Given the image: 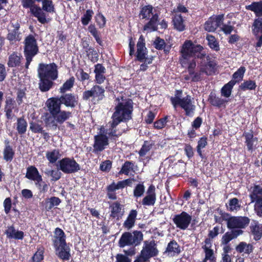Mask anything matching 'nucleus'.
I'll return each mask as SVG.
<instances>
[{"label": "nucleus", "mask_w": 262, "mask_h": 262, "mask_svg": "<svg viewBox=\"0 0 262 262\" xmlns=\"http://www.w3.org/2000/svg\"><path fill=\"white\" fill-rule=\"evenodd\" d=\"M118 104L115 107V111L112 116V120L107 125L106 134L109 135L117 136L116 127L121 122L131 119L133 111V102L130 99L117 98Z\"/></svg>", "instance_id": "obj_1"}, {"label": "nucleus", "mask_w": 262, "mask_h": 262, "mask_svg": "<svg viewBox=\"0 0 262 262\" xmlns=\"http://www.w3.org/2000/svg\"><path fill=\"white\" fill-rule=\"evenodd\" d=\"M38 76L39 78V88L41 92H47L53 86V81L58 77L57 66L54 63H40L38 68Z\"/></svg>", "instance_id": "obj_2"}, {"label": "nucleus", "mask_w": 262, "mask_h": 262, "mask_svg": "<svg viewBox=\"0 0 262 262\" xmlns=\"http://www.w3.org/2000/svg\"><path fill=\"white\" fill-rule=\"evenodd\" d=\"M203 47L199 45L194 44L191 40H186L180 49L181 56L180 62L183 67L188 64L191 58L196 56L199 58H202L205 54L202 52Z\"/></svg>", "instance_id": "obj_3"}, {"label": "nucleus", "mask_w": 262, "mask_h": 262, "mask_svg": "<svg viewBox=\"0 0 262 262\" xmlns=\"http://www.w3.org/2000/svg\"><path fill=\"white\" fill-rule=\"evenodd\" d=\"M139 16L140 19L149 21L144 26V30L147 32L155 31L158 29L159 15L151 5H146L141 8Z\"/></svg>", "instance_id": "obj_4"}, {"label": "nucleus", "mask_w": 262, "mask_h": 262, "mask_svg": "<svg viewBox=\"0 0 262 262\" xmlns=\"http://www.w3.org/2000/svg\"><path fill=\"white\" fill-rule=\"evenodd\" d=\"M181 94V91H176L174 96L170 98L172 104L175 108L178 106H180L185 111L186 116H192L195 110L193 98L189 95L182 98Z\"/></svg>", "instance_id": "obj_5"}, {"label": "nucleus", "mask_w": 262, "mask_h": 262, "mask_svg": "<svg viewBox=\"0 0 262 262\" xmlns=\"http://www.w3.org/2000/svg\"><path fill=\"white\" fill-rule=\"evenodd\" d=\"M24 45V54L26 58V68H28L33 57L38 52V47L36 39L32 35H29L26 37Z\"/></svg>", "instance_id": "obj_6"}, {"label": "nucleus", "mask_w": 262, "mask_h": 262, "mask_svg": "<svg viewBox=\"0 0 262 262\" xmlns=\"http://www.w3.org/2000/svg\"><path fill=\"white\" fill-rule=\"evenodd\" d=\"M143 239V235L141 231H134L132 233L126 232L121 235L119 244L120 247L126 246L139 245Z\"/></svg>", "instance_id": "obj_7"}, {"label": "nucleus", "mask_w": 262, "mask_h": 262, "mask_svg": "<svg viewBox=\"0 0 262 262\" xmlns=\"http://www.w3.org/2000/svg\"><path fill=\"white\" fill-rule=\"evenodd\" d=\"M57 167L65 173H72L80 170V165L73 159L65 158L59 161Z\"/></svg>", "instance_id": "obj_8"}, {"label": "nucleus", "mask_w": 262, "mask_h": 262, "mask_svg": "<svg viewBox=\"0 0 262 262\" xmlns=\"http://www.w3.org/2000/svg\"><path fill=\"white\" fill-rule=\"evenodd\" d=\"M104 92V88L95 85L91 90L84 91L83 93L82 98L85 100H88L92 98V101L95 103L103 98Z\"/></svg>", "instance_id": "obj_9"}, {"label": "nucleus", "mask_w": 262, "mask_h": 262, "mask_svg": "<svg viewBox=\"0 0 262 262\" xmlns=\"http://www.w3.org/2000/svg\"><path fill=\"white\" fill-rule=\"evenodd\" d=\"M191 220V215L185 211L174 215L172 219V221L176 227L183 230L188 228Z\"/></svg>", "instance_id": "obj_10"}, {"label": "nucleus", "mask_w": 262, "mask_h": 262, "mask_svg": "<svg viewBox=\"0 0 262 262\" xmlns=\"http://www.w3.org/2000/svg\"><path fill=\"white\" fill-rule=\"evenodd\" d=\"M140 254L148 259L157 256L158 250L155 241L154 240L144 241Z\"/></svg>", "instance_id": "obj_11"}, {"label": "nucleus", "mask_w": 262, "mask_h": 262, "mask_svg": "<svg viewBox=\"0 0 262 262\" xmlns=\"http://www.w3.org/2000/svg\"><path fill=\"white\" fill-rule=\"evenodd\" d=\"M224 17V14L211 16L204 24L205 30L208 32H214L217 27L223 25Z\"/></svg>", "instance_id": "obj_12"}, {"label": "nucleus", "mask_w": 262, "mask_h": 262, "mask_svg": "<svg viewBox=\"0 0 262 262\" xmlns=\"http://www.w3.org/2000/svg\"><path fill=\"white\" fill-rule=\"evenodd\" d=\"M250 220L246 216H231L227 223L229 229L244 228L249 223Z\"/></svg>", "instance_id": "obj_13"}, {"label": "nucleus", "mask_w": 262, "mask_h": 262, "mask_svg": "<svg viewBox=\"0 0 262 262\" xmlns=\"http://www.w3.org/2000/svg\"><path fill=\"white\" fill-rule=\"evenodd\" d=\"M200 59L201 61L198 68L201 72L205 73L207 75H211L214 74L215 71V63L210 60L208 57H206V55Z\"/></svg>", "instance_id": "obj_14"}, {"label": "nucleus", "mask_w": 262, "mask_h": 262, "mask_svg": "<svg viewBox=\"0 0 262 262\" xmlns=\"http://www.w3.org/2000/svg\"><path fill=\"white\" fill-rule=\"evenodd\" d=\"M156 201V194L155 192V187L151 185L148 187L146 195L143 199L142 204L144 206H153Z\"/></svg>", "instance_id": "obj_15"}, {"label": "nucleus", "mask_w": 262, "mask_h": 262, "mask_svg": "<svg viewBox=\"0 0 262 262\" xmlns=\"http://www.w3.org/2000/svg\"><path fill=\"white\" fill-rule=\"evenodd\" d=\"M108 144V138L105 135L100 134L95 136L94 144V152L102 151Z\"/></svg>", "instance_id": "obj_16"}, {"label": "nucleus", "mask_w": 262, "mask_h": 262, "mask_svg": "<svg viewBox=\"0 0 262 262\" xmlns=\"http://www.w3.org/2000/svg\"><path fill=\"white\" fill-rule=\"evenodd\" d=\"M110 210V216L117 220H119L124 214V210L122 206L118 202L112 203L109 207Z\"/></svg>", "instance_id": "obj_17"}, {"label": "nucleus", "mask_w": 262, "mask_h": 262, "mask_svg": "<svg viewBox=\"0 0 262 262\" xmlns=\"http://www.w3.org/2000/svg\"><path fill=\"white\" fill-rule=\"evenodd\" d=\"M59 101L66 106L74 107L78 103V97L72 94H67L60 96Z\"/></svg>", "instance_id": "obj_18"}, {"label": "nucleus", "mask_w": 262, "mask_h": 262, "mask_svg": "<svg viewBox=\"0 0 262 262\" xmlns=\"http://www.w3.org/2000/svg\"><path fill=\"white\" fill-rule=\"evenodd\" d=\"M61 102L59 101V98H51L46 102V105L50 113L54 115L60 110Z\"/></svg>", "instance_id": "obj_19"}, {"label": "nucleus", "mask_w": 262, "mask_h": 262, "mask_svg": "<svg viewBox=\"0 0 262 262\" xmlns=\"http://www.w3.org/2000/svg\"><path fill=\"white\" fill-rule=\"evenodd\" d=\"M26 177L38 183L41 182L42 180V177L39 174L37 169L33 166H31L27 168Z\"/></svg>", "instance_id": "obj_20"}, {"label": "nucleus", "mask_w": 262, "mask_h": 262, "mask_svg": "<svg viewBox=\"0 0 262 262\" xmlns=\"http://www.w3.org/2000/svg\"><path fill=\"white\" fill-rule=\"evenodd\" d=\"M19 28V24L18 23H15L14 24H12L9 30V33L7 38L9 40H20V37L18 29Z\"/></svg>", "instance_id": "obj_21"}, {"label": "nucleus", "mask_w": 262, "mask_h": 262, "mask_svg": "<svg viewBox=\"0 0 262 262\" xmlns=\"http://www.w3.org/2000/svg\"><path fill=\"white\" fill-rule=\"evenodd\" d=\"M250 229L254 239L256 241L260 239L262 236V225L254 221L251 223Z\"/></svg>", "instance_id": "obj_22"}, {"label": "nucleus", "mask_w": 262, "mask_h": 262, "mask_svg": "<svg viewBox=\"0 0 262 262\" xmlns=\"http://www.w3.org/2000/svg\"><path fill=\"white\" fill-rule=\"evenodd\" d=\"M137 214L138 212L136 210H131L127 217V219L123 223V227L127 230L132 228L135 225Z\"/></svg>", "instance_id": "obj_23"}, {"label": "nucleus", "mask_w": 262, "mask_h": 262, "mask_svg": "<svg viewBox=\"0 0 262 262\" xmlns=\"http://www.w3.org/2000/svg\"><path fill=\"white\" fill-rule=\"evenodd\" d=\"M56 254L59 258L63 260H69L70 257V250L67 246L66 243L64 246H56Z\"/></svg>", "instance_id": "obj_24"}, {"label": "nucleus", "mask_w": 262, "mask_h": 262, "mask_svg": "<svg viewBox=\"0 0 262 262\" xmlns=\"http://www.w3.org/2000/svg\"><path fill=\"white\" fill-rule=\"evenodd\" d=\"M242 233L243 231L241 229L234 230L230 232H227L223 236L221 239V243L223 245H227L232 239L236 238Z\"/></svg>", "instance_id": "obj_25"}, {"label": "nucleus", "mask_w": 262, "mask_h": 262, "mask_svg": "<svg viewBox=\"0 0 262 262\" xmlns=\"http://www.w3.org/2000/svg\"><path fill=\"white\" fill-rule=\"evenodd\" d=\"M54 246H64L66 243V235L62 230L57 228L55 230Z\"/></svg>", "instance_id": "obj_26"}, {"label": "nucleus", "mask_w": 262, "mask_h": 262, "mask_svg": "<svg viewBox=\"0 0 262 262\" xmlns=\"http://www.w3.org/2000/svg\"><path fill=\"white\" fill-rule=\"evenodd\" d=\"M7 237L16 239H22L24 236V233L21 231L16 230L13 226L8 227L5 231Z\"/></svg>", "instance_id": "obj_27"}, {"label": "nucleus", "mask_w": 262, "mask_h": 262, "mask_svg": "<svg viewBox=\"0 0 262 262\" xmlns=\"http://www.w3.org/2000/svg\"><path fill=\"white\" fill-rule=\"evenodd\" d=\"M244 136L245 137L248 149L249 150H252L253 147L257 144V138L253 137V133L251 132L245 133Z\"/></svg>", "instance_id": "obj_28"}, {"label": "nucleus", "mask_w": 262, "mask_h": 262, "mask_svg": "<svg viewBox=\"0 0 262 262\" xmlns=\"http://www.w3.org/2000/svg\"><path fill=\"white\" fill-rule=\"evenodd\" d=\"M172 22L174 28L179 31H183L185 30L184 19L181 14L175 13L172 18Z\"/></svg>", "instance_id": "obj_29"}, {"label": "nucleus", "mask_w": 262, "mask_h": 262, "mask_svg": "<svg viewBox=\"0 0 262 262\" xmlns=\"http://www.w3.org/2000/svg\"><path fill=\"white\" fill-rule=\"evenodd\" d=\"M251 203H256L259 201L262 200V187L259 186H255L250 194Z\"/></svg>", "instance_id": "obj_30"}, {"label": "nucleus", "mask_w": 262, "mask_h": 262, "mask_svg": "<svg viewBox=\"0 0 262 262\" xmlns=\"http://www.w3.org/2000/svg\"><path fill=\"white\" fill-rule=\"evenodd\" d=\"M209 102L213 106L221 107L225 106L228 102L226 99L216 97L214 94L211 93L209 98Z\"/></svg>", "instance_id": "obj_31"}, {"label": "nucleus", "mask_w": 262, "mask_h": 262, "mask_svg": "<svg viewBox=\"0 0 262 262\" xmlns=\"http://www.w3.org/2000/svg\"><path fill=\"white\" fill-rule=\"evenodd\" d=\"M246 8V9L254 12L256 16H262V2H253Z\"/></svg>", "instance_id": "obj_32"}, {"label": "nucleus", "mask_w": 262, "mask_h": 262, "mask_svg": "<svg viewBox=\"0 0 262 262\" xmlns=\"http://www.w3.org/2000/svg\"><path fill=\"white\" fill-rule=\"evenodd\" d=\"M226 206L228 211L233 212H236L239 210L241 208V203L236 198L230 199Z\"/></svg>", "instance_id": "obj_33"}, {"label": "nucleus", "mask_w": 262, "mask_h": 262, "mask_svg": "<svg viewBox=\"0 0 262 262\" xmlns=\"http://www.w3.org/2000/svg\"><path fill=\"white\" fill-rule=\"evenodd\" d=\"M5 147L4 149V159L7 161H11L14 155V151L8 140H5Z\"/></svg>", "instance_id": "obj_34"}, {"label": "nucleus", "mask_w": 262, "mask_h": 262, "mask_svg": "<svg viewBox=\"0 0 262 262\" xmlns=\"http://www.w3.org/2000/svg\"><path fill=\"white\" fill-rule=\"evenodd\" d=\"M31 13L37 18L38 20L41 24L47 22L45 14L39 7L31 8Z\"/></svg>", "instance_id": "obj_35"}, {"label": "nucleus", "mask_w": 262, "mask_h": 262, "mask_svg": "<svg viewBox=\"0 0 262 262\" xmlns=\"http://www.w3.org/2000/svg\"><path fill=\"white\" fill-rule=\"evenodd\" d=\"M16 107L15 101L12 99H8L6 101L5 111L6 115L8 119L12 118V111Z\"/></svg>", "instance_id": "obj_36"}, {"label": "nucleus", "mask_w": 262, "mask_h": 262, "mask_svg": "<svg viewBox=\"0 0 262 262\" xmlns=\"http://www.w3.org/2000/svg\"><path fill=\"white\" fill-rule=\"evenodd\" d=\"M21 55L17 53H13L9 57L8 65L10 67L18 66L20 63Z\"/></svg>", "instance_id": "obj_37"}, {"label": "nucleus", "mask_w": 262, "mask_h": 262, "mask_svg": "<svg viewBox=\"0 0 262 262\" xmlns=\"http://www.w3.org/2000/svg\"><path fill=\"white\" fill-rule=\"evenodd\" d=\"M236 250L239 253L244 252L246 254H250L253 251V246L250 244H247L245 242H241L235 248Z\"/></svg>", "instance_id": "obj_38"}, {"label": "nucleus", "mask_w": 262, "mask_h": 262, "mask_svg": "<svg viewBox=\"0 0 262 262\" xmlns=\"http://www.w3.org/2000/svg\"><path fill=\"white\" fill-rule=\"evenodd\" d=\"M71 113L69 112L60 111V110L52 115L56 122L62 123L67 120L70 116Z\"/></svg>", "instance_id": "obj_39"}, {"label": "nucleus", "mask_w": 262, "mask_h": 262, "mask_svg": "<svg viewBox=\"0 0 262 262\" xmlns=\"http://www.w3.org/2000/svg\"><path fill=\"white\" fill-rule=\"evenodd\" d=\"M134 164L130 161H126L122 165L119 173H124L126 175H129L132 172H135Z\"/></svg>", "instance_id": "obj_40"}, {"label": "nucleus", "mask_w": 262, "mask_h": 262, "mask_svg": "<svg viewBox=\"0 0 262 262\" xmlns=\"http://www.w3.org/2000/svg\"><path fill=\"white\" fill-rule=\"evenodd\" d=\"M234 85L235 82L234 81H229L221 89L222 96L226 98L229 97L231 94L232 89Z\"/></svg>", "instance_id": "obj_41"}, {"label": "nucleus", "mask_w": 262, "mask_h": 262, "mask_svg": "<svg viewBox=\"0 0 262 262\" xmlns=\"http://www.w3.org/2000/svg\"><path fill=\"white\" fill-rule=\"evenodd\" d=\"M188 73L189 74L188 75H186L184 77V79L186 80H190L191 81H198L201 80L202 74H203V73L201 72L200 69L199 72H195L194 70Z\"/></svg>", "instance_id": "obj_42"}, {"label": "nucleus", "mask_w": 262, "mask_h": 262, "mask_svg": "<svg viewBox=\"0 0 262 262\" xmlns=\"http://www.w3.org/2000/svg\"><path fill=\"white\" fill-rule=\"evenodd\" d=\"M246 69L244 67H241L232 75V80L230 81H234L235 84L243 80Z\"/></svg>", "instance_id": "obj_43"}, {"label": "nucleus", "mask_w": 262, "mask_h": 262, "mask_svg": "<svg viewBox=\"0 0 262 262\" xmlns=\"http://www.w3.org/2000/svg\"><path fill=\"white\" fill-rule=\"evenodd\" d=\"M60 157L59 151L58 149H54L46 153V157L50 163H55Z\"/></svg>", "instance_id": "obj_44"}, {"label": "nucleus", "mask_w": 262, "mask_h": 262, "mask_svg": "<svg viewBox=\"0 0 262 262\" xmlns=\"http://www.w3.org/2000/svg\"><path fill=\"white\" fill-rule=\"evenodd\" d=\"M167 252L171 255L180 252V249L177 243L175 241L170 242L167 247Z\"/></svg>", "instance_id": "obj_45"}, {"label": "nucleus", "mask_w": 262, "mask_h": 262, "mask_svg": "<svg viewBox=\"0 0 262 262\" xmlns=\"http://www.w3.org/2000/svg\"><path fill=\"white\" fill-rule=\"evenodd\" d=\"M75 82V79L73 77H71L69 79L67 80L59 89L60 93H64L70 90L73 86Z\"/></svg>", "instance_id": "obj_46"}, {"label": "nucleus", "mask_w": 262, "mask_h": 262, "mask_svg": "<svg viewBox=\"0 0 262 262\" xmlns=\"http://www.w3.org/2000/svg\"><path fill=\"white\" fill-rule=\"evenodd\" d=\"M27 123L24 118H20L17 121V130L20 134H24L26 132Z\"/></svg>", "instance_id": "obj_47"}, {"label": "nucleus", "mask_w": 262, "mask_h": 262, "mask_svg": "<svg viewBox=\"0 0 262 262\" xmlns=\"http://www.w3.org/2000/svg\"><path fill=\"white\" fill-rule=\"evenodd\" d=\"M60 203L61 200L58 198L51 197L46 201V208L48 210H50L54 206H58Z\"/></svg>", "instance_id": "obj_48"}, {"label": "nucleus", "mask_w": 262, "mask_h": 262, "mask_svg": "<svg viewBox=\"0 0 262 262\" xmlns=\"http://www.w3.org/2000/svg\"><path fill=\"white\" fill-rule=\"evenodd\" d=\"M256 87L255 81L252 80H247L242 83L240 85V88L243 91L254 90Z\"/></svg>", "instance_id": "obj_49"}, {"label": "nucleus", "mask_w": 262, "mask_h": 262, "mask_svg": "<svg viewBox=\"0 0 262 262\" xmlns=\"http://www.w3.org/2000/svg\"><path fill=\"white\" fill-rule=\"evenodd\" d=\"M207 40H208V43L209 47L215 50L218 51L220 49L218 42L216 41L215 37L211 35H208L206 37Z\"/></svg>", "instance_id": "obj_50"}, {"label": "nucleus", "mask_w": 262, "mask_h": 262, "mask_svg": "<svg viewBox=\"0 0 262 262\" xmlns=\"http://www.w3.org/2000/svg\"><path fill=\"white\" fill-rule=\"evenodd\" d=\"M145 192V187L143 184H138L134 190V195L136 198L141 197Z\"/></svg>", "instance_id": "obj_51"}, {"label": "nucleus", "mask_w": 262, "mask_h": 262, "mask_svg": "<svg viewBox=\"0 0 262 262\" xmlns=\"http://www.w3.org/2000/svg\"><path fill=\"white\" fill-rule=\"evenodd\" d=\"M42 9L47 12H53L54 11V5L51 0H42Z\"/></svg>", "instance_id": "obj_52"}, {"label": "nucleus", "mask_w": 262, "mask_h": 262, "mask_svg": "<svg viewBox=\"0 0 262 262\" xmlns=\"http://www.w3.org/2000/svg\"><path fill=\"white\" fill-rule=\"evenodd\" d=\"M253 31L254 33L262 32V18L255 19L253 24Z\"/></svg>", "instance_id": "obj_53"}, {"label": "nucleus", "mask_w": 262, "mask_h": 262, "mask_svg": "<svg viewBox=\"0 0 262 262\" xmlns=\"http://www.w3.org/2000/svg\"><path fill=\"white\" fill-rule=\"evenodd\" d=\"M168 117H165L157 121L154 123V127L157 129H162L164 127L167 122Z\"/></svg>", "instance_id": "obj_54"}, {"label": "nucleus", "mask_w": 262, "mask_h": 262, "mask_svg": "<svg viewBox=\"0 0 262 262\" xmlns=\"http://www.w3.org/2000/svg\"><path fill=\"white\" fill-rule=\"evenodd\" d=\"M206 145L207 139L206 138L202 137L198 141V144L197 146V151L201 157L202 156L201 149L204 148L206 146Z\"/></svg>", "instance_id": "obj_55"}, {"label": "nucleus", "mask_w": 262, "mask_h": 262, "mask_svg": "<svg viewBox=\"0 0 262 262\" xmlns=\"http://www.w3.org/2000/svg\"><path fill=\"white\" fill-rule=\"evenodd\" d=\"M47 174L52 177V181H56L61 177V172L58 170H51L47 172Z\"/></svg>", "instance_id": "obj_56"}, {"label": "nucleus", "mask_w": 262, "mask_h": 262, "mask_svg": "<svg viewBox=\"0 0 262 262\" xmlns=\"http://www.w3.org/2000/svg\"><path fill=\"white\" fill-rule=\"evenodd\" d=\"M25 99H26L25 90H19L17 92L16 97V101L18 105L23 103Z\"/></svg>", "instance_id": "obj_57"}, {"label": "nucleus", "mask_w": 262, "mask_h": 262, "mask_svg": "<svg viewBox=\"0 0 262 262\" xmlns=\"http://www.w3.org/2000/svg\"><path fill=\"white\" fill-rule=\"evenodd\" d=\"M137 57L140 58L141 57L140 52L144 51L146 50L145 44L143 42V39L142 37H140L137 43Z\"/></svg>", "instance_id": "obj_58"}, {"label": "nucleus", "mask_w": 262, "mask_h": 262, "mask_svg": "<svg viewBox=\"0 0 262 262\" xmlns=\"http://www.w3.org/2000/svg\"><path fill=\"white\" fill-rule=\"evenodd\" d=\"M93 12L92 10H88L86 13L84 14L81 18L82 23L84 25H86L89 24L91 20Z\"/></svg>", "instance_id": "obj_59"}, {"label": "nucleus", "mask_w": 262, "mask_h": 262, "mask_svg": "<svg viewBox=\"0 0 262 262\" xmlns=\"http://www.w3.org/2000/svg\"><path fill=\"white\" fill-rule=\"evenodd\" d=\"M151 148V145L147 142H145L142 148L139 151L140 156H145L146 153L149 151Z\"/></svg>", "instance_id": "obj_60"}, {"label": "nucleus", "mask_w": 262, "mask_h": 262, "mask_svg": "<svg viewBox=\"0 0 262 262\" xmlns=\"http://www.w3.org/2000/svg\"><path fill=\"white\" fill-rule=\"evenodd\" d=\"M30 129L32 132L35 133H42V127L41 126L35 122L30 123Z\"/></svg>", "instance_id": "obj_61"}, {"label": "nucleus", "mask_w": 262, "mask_h": 262, "mask_svg": "<svg viewBox=\"0 0 262 262\" xmlns=\"http://www.w3.org/2000/svg\"><path fill=\"white\" fill-rule=\"evenodd\" d=\"M115 262H132V259L125 255L118 254L116 256Z\"/></svg>", "instance_id": "obj_62"}, {"label": "nucleus", "mask_w": 262, "mask_h": 262, "mask_svg": "<svg viewBox=\"0 0 262 262\" xmlns=\"http://www.w3.org/2000/svg\"><path fill=\"white\" fill-rule=\"evenodd\" d=\"M254 207L256 214L259 217H262V200L255 203Z\"/></svg>", "instance_id": "obj_63"}, {"label": "nucleus", "mask_w": 262, "mask_h": 262, "mask_svg": "<svg viewBox=\"0 0 262 262\" xmlns=\"http://www.w3.org/2000/svg\"><path fill=\"white\" fill-rule=\"evenodd\" d=\"M43 259V250H38L32 257L33 262H40Z\"/></svg>", "instance_id": "obj_64"}]
</instances>
